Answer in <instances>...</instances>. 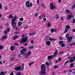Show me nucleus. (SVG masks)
I'll use <instances>...</instances> for the list:
<instances>
[{
    "label": "nucleus",
    "mask_w": 75,
    "mask_h": 75,
    "mask_svg": "<svg viewBox=\"0 0 75 75\" xmlns=\"http://www.w3.org/2000/svg\"><path fill=\"white\" fill-rule=\"evenodd\" d=\"M3 49V46L2 45L0 46V50H2V49Z\"/></svg>",
    "instance_id": "obj_33"
},
{
    "label": "nucleus",
    "mask_w": 75,
    "mask_h": 75,
    "mask_svg": "<svg viewBox=\"0 0 75 75\" xmlns=\"http://www.w3.org/2000/svg\"><path fill=\"white\" fill-rule=\"evenodd\" d=\"M27 54L29 55H31V51H29Z\"/></svg>",
    "instance_id": "obj_26"
},
{
    "label": "nucleus",
    "mask_w": 75,
    "mask_h": 75,
    "mask_svg": "<svg viewBox=\"0 0 75 75\" xmlns=\"http://www.w3.org/2000/svg\"><path fill=\"white\" fill-rule=\"evenodd\" d=\"M39 1H40V0H37V3H39Z\"/></svg>",
    "instance_id": "obj_60"
},
{
    "label": "nucleus",
    "mask_w": 75,
    "mask_h": 75,
    "mask_svg": "<svg viewBox=\"0 0 75 75\" xmlns=\"http://www.w3.org/2000/svg\"><path fill=\"white\" fill-rule=\"evenodd\" d=\"M60 54H62V53H64V52L63 51H61L60 52H59Z\"/></svg>",
    "instance_id": "obj_55"
},
{
    "label": "nucleus",
    "mask_w": 75,
    "mask_h": 75,
    "mask_svg": "<svg viewBox=\"0 0 75 75\" xmlns=\"http://www.w3.org/2000/svg\"><path fill=\"white\" fill-rule=\"evenodd\" d=\"M16 19L13 18L11 21V25L13 28H15L16 30H18L20 29L17 27V23L15 22L16 21Z\"/></svg>",
    "instance_id": "obj_2"
},
{
    "label": "nucleus",
    "mask_w": 75,
    "mask_h": 75,
    "mask_svg": "<svg viewBox=\"0 0 75 75\" xmlns=\"http://www.w3.org/2000/svg\"><path fill=\"white\" fill-rule=\"evenodd\" d=\"M27 45H28L27 43H25L24 45V46H27Z\"/></svg>",
    "instance_id": "obj_48"
},
{
    "label": "nucleus",
    "mask_w": 75,
    "mask_h": 75,
    "mask_svg": "<svg viewBox=\"0 0 75 75\" xmlns=\"http://www.w3.org/2000/svg\"><path fill=\"white\" fill-rule=\"evenodd\" d=\"M48 24L47 25V27H50L51 26V24H50V22L48 23Z\"/></svg>",
    "instance_id": "obj_46"
},
{
    "label": "nucleus",
    "mask_w": 75,
    "mask_h": 75,
    "mask_svg": "<svg viewBox=\"0 0 75 75\" xmlns=\"http://www.w3.org/2000/svg\"><path fill=\"white\" fill-rule=\"evenodd\" d=\"M72 71H73L71 70H70L69 71V72H72Z\"/></svg>",
    "instance_id": "obj_64"
},
{
    "label": "nucleus",
    "mask_w": 75,
    "mask_h": 75,
    "mask_svg": "<svg viewBox=\"0 0 75 75\" xmlns=\"http://www.w3.org/2000/svg\"><path fill=\"white\" fill-rule=\"evenodd\" d=\"M19 44H18L17 43H15L14 44L15 45H16V46H17Z\"/></svg>",
    "instance_id": "obj_49"
},
{
    "label": "nucleus",
    "mask_w": 75,
    "mask_h": 75,
    "mask_svg": "<svg viewBox=\"0 0 75 75\" xmlns=\"http://www.w3.org/2000/svg\"><path fill=\"white\" fill-rule=\"evenodd\" d=\"M75 43L74 42H73V43L70 44V45L71 46V45H75Z\"/></svg>",
    "instance_id": "obj_41"
},
{
    "label": "nucleus",
    "mask_w": 75,
    "mask_h": 75,
    "mask_svg": "<svg viewBox=\"0 0 75 75\" xmlns=\"http://www.w3.org/2000/svg\"><path fill=\"white\" fill-rule=\"evenodd\" d=\"M50 9H51L52 10H53V9H54L55 8H56V7L55 6H53V4L52 3H50Z\"/></svg>",
    "instance_id": "obj_6"
},
{
    "label": "nucleus",
    "mask_w": 75,
    "mask_h": 75,
    "mask_svg": "<svg viewBox=\"0 0 75 75\" xmlns=\"http://www.w3.org/2000/svg\"><path fill=\"white\" fill-rule=\"evenodd\" d=\"M74 17V16L72 15H70L67 16V18L68 20H70L71 18Z\"/></svg>",
    "instance_id": "obj_7"
},
{
    "label": "nucleus",
    "mask_w": 75,
    "mask_h": 75,
    "mask_svg": "<svg viewBox=\"0 0 75 75\" xmlns=\"http://www.w3.org/2000/svg\"><path fill=\"white\" fill-rule=\"evenodd\" d=\"M59 45H61L62 44H64V41H59Z\"/></svg>",
    "instance_id": "obj_14"
},
{
    "label": "nucleus",
    "mask_w": 75,
    "mask_h": 75,
    "mask_svg": "<svg viewBox=\"0 0 75 75\" xmlns=\"http://www.w3.org/2000/svg\"><path fill=\"white\" fill-rule=\"evenodd\" d=\"M21 73L20 72H18L16 74V75H21Z\"/></svg>",
    "instance_id": "obj_40"
},
{
    "label": "nucleus",
    "mask_w": 75,
    "mask_h": 75,
    "mask_svg": "<svg viewBox=\"0 0 75 75\" xmlns=\"http://www.w3.org/2000/svg\"><path fill=\"white\" fill-rule=\"evenodd\" d=\"M35 32H33V33H29V35L30 36H31L32 35H34V34H35Z\"/></svg>",
    "instance_id": "obj_35"
},
{
    "label": "nucleus",
    "mask_w": 75,
    "mask_h": 75,
    "mask_svg": "<svg viewBox=\"0 0 75 75\" xmlns=\"http://www.w3.org/2000/svg\"><path fill=\"white\" fill-rule=\"evenodd\" d=\"M34 48L33 46H31L29 47V49H31V48Z\"/></svg>",
    "instance_id": "obj_39"
},
{
    "label": "nucleus",
    "mask_w": 75,
    "mask_h": 75,
    "mask_svg": "<svg viewBox=\"0 0 75 75\" xmlns=\"http://www.w3.org/2000/svg\"><path fill=\"white\" fill-rule=\"evenodd\" d=\"M74 63L71 64L69 67H74Z\"/></svg>",
    "instance_id": "obj_22"
},
{
    "label": "nucleus",
    "mask_w": 75,
    "mask_h": 75,
    "mask_svg": "<svg viewBox=\"0 0 75 75\" xmlns=\"http://www.w3.org/2000/svg\"><path fill=\"white\" fill-rule=\"evenodd\" d=\"M54 72H52V75H54Z\"/></svg>",
    "instance_id": "obj_61"
},
{
    "label": "nucleus",
    "mask_w": 75,
    "mask_h": 75,
    "mask_svg": "<svg viewBox=\"0 0 75 75\" xmlns=\"http://www.w3.org/2000/svg\"><path fill=\"white\" fill-rule=\"evenodd\" d=\"M38 13H36L35 14L34 16H35V17H37L38 16Z\"/></svg>",
    "instance_id": "obj_44"
},
{
    "label": "nucleus",
    "mask_w": 75,
    "mask_h": 75,
    "mask_svg": "<svg viewBox=\"0 0 75 75\" xmlns=\"http://www.w3.org/2000/svg\"><path fill=\"white\" fill-rule=\"evenodd\" d=\"M66 37L67 38H69V34L68 33H67L66 35Z\"/></svg>",
    "instance_id": "obj_23"
},
{
    "label": "nucleus",
    "mask_w": 75,
    "mask_h": 75,
    "mask_svg": "<svg viewBox=\"0 0 75 75\" xmlns=\"http://www.w3.org/2000/svg\"><path fill=\"white\" fill-rule=\"evenodd\" d=\"M22 37L23 38H24V37H25V35H22Z\"/></svg>",
    "instance_id": "obj_56"
},
{
    "label": "nucleus",
    "mask_w": 75,
    "mask_h": 75,
    "mask_svg": "<svg viewBox=\"0 0 75 75\" xmlns=\"http://www.w3.org/2000/svg\"><path fill=\"white\" fill-rule=\"evenodd\" d=\"M73 32H75V29H74L72 30Z\"/></svg>",
    "instance_id": "obj_62"
},
{
    "label": "nucleus",
    "mask_w": 75,
    "mask_h": 75,
    "mask_svg": "<svg viewBox=\"0 0 75 75\" xmlns=\"http://www.w3.org/2000/svg\"><path fill=\"white\" fill-rule=\"evenodd\" d=\"M24 64H23L22 65V69H21V71H23V70L24 69Z\"/></svg>",
    "instance_id": "obj_20"
},
{
    "label": "nucleus",
    "mask_w": 75,
    "mask_h": 75,
    "mask_svg": "<svg viewBox=\"0 0 75 75\" xmlns=\"http://www.w3.org/2000/svg\"><path fill=\"white\" fill-rule=\"evenodd\" d=\"M61 45L62 47H64L65 46V45L63 43V44H62Z\"/></svg>",
    "instance_id": "obj_29"
},
{
    "label": "nucleus",
    "mask_w": 75,
    "mask_h": 75,
    "mask_svg": "<svg viewBox=\"0 0 75 75\" xmlns=\"http://www.w3.org/2000/svg\"><path fill=\"white\" fill-rule=\"evenodd\" d=\"M41 69L42 71H40V74L42 75H46V72H45V71H46V68L45 64H42L41 65Z\"/></svg>",
    "instance_id": "obj_1"
},
{
    "label": "nucleus",
    "mask_w": 75,
    "mask_h": 75,
    "mask_svg": "<svg viewBox=\"0 0 75 75\" xmlns=\"http://www.w3.org/2000/svg\"><path fill=\"white\" fill-rule=\"evenodd\" d=\"M60 20H61L62 21L63 20V17H61Z\"/></svg>",
    "instance_id": "obj_58"
},
{
    "label": "nucleus",
    "mask_w": 75,
    "mask_h": 75,
    "mask_svg": "<svg viewBox=\"0 0 75 75\" xmlns=\"http://www.w3.org/2000/svg\"><path fill=\"white\" fill-rule=\"evenodd\" d=\"M28 38L27 37V36L26 35L25 38H23L22 39V41L20 42V44H22V43H25L26 42V41H27V39Z\"/></svg>",
    "instance_id": "obj_4"
},
{
    "label": "nucleus",
    "mask_w": 75,
    "mask_h": 75,
    "mask_svg": "<svg viewBox=\"0 0 75 75\" xmlns=\"http://www.w3.org/2000/svg\"><path fill=\"white\" fill-rule=\"evenodd\" d=\"M20 52L22 55H23L24 54H25V52L23 51L22 50L20 51Z\"/></svg>",
    "instance_id": "obj_15"
},
{
    "label": "nucleus",
    "mask_w": 75,
    "mask_h": 75,
    "mask_svg": "<svg viewBox=\"0 0 75 75\" xmlns=\"http://www.w3.org/2000/svg\"><path fill=\"white\" fill-rule=\"evenodd\" d=\"M13 15V14H11V15H10L9 16H8V18L9 19H10V18H11V16H12Z\"/></svg>",
    "instance_id": "obj_34"
},
{
    "label": "nucleus",
    "mask_w": 75,
    "mask_h": 75,
    "mask_svg": "<svg viewBox=\"0 0 75 75\" xmlns=\"http://www.w3.org/2000/svg\"><path fill=\"white\" fill-rule=\"evenodd\" d=\"M58 54V51L56 50V51L54 54V55L52 56H49L47 57V59H53L55 57V55H57Z\"/></svg>",
    "instance_id": "obj_3"
},
{
    "label": "nucleus",
    "mask_w": 75,
    "mask_h": 75,
    "mask_svg": "<svg viewBox=\"0 0 75 75\" xmlns=\"http://www.w3.org/2000/svg\"><path fill=\"white\" fill-rule=\"evenodd\" d=\"M72 22L73 23H75V19H74L72 20Z\"/></svg>",
    "instance_id": "obj_54"
},
{
    "label": "nucleus",
    "mask_w": 75,
    "mask_h": 75,
    "mask_svg": "<svg viewBox=\"0 0 75 75\" xmlns=\"http://www.w3.org/2000/svg\"><path fill=\"white\" fill-rule=\"evenodd\" d=\"M68 29H65V30L64 32V33H67V32H68Z\"/></svg>",
    "instance_id": "obj_27"
},
{
    "label": "nucleus",
    "mask_w": 75,
    "mask_h": 75,
    "mask_svg": "<svg viewBox=\"0 0 75 75\" xmlns=\"http://www.w3.org/2000/svg\"><path fill=\"white\" fill-rule=\"evenodd\" d=\"M58 2L59 3H60L61 2V0H58Z\"/></svg>",
    "instance_id": "obj_63"
},
{
    "label": "nucleus",
    "mask_w": 75,
    "mask_h": 75,
    "mask_svg": "<svg viewBox=\"0 0 75 75\" xmlns=\"http://www.w3.org/2000/svg\"><path fill=\"white\" fill-rule=\"evenodd\" d=\"M30 42L31 44H34V41L33 40L31 41Z\"/></svg>",
    "instance_id": "obj_52"
},
{
    "label": "nucleus",
    "mask_w": 75,
    "mask_h": 75,
    "mask_svg": "<svg viewBox=\"0 0 75 75\" xmlns=\"http://www.w3.org/2000/svg\"><path fill=\"white\" fill-rule=\"evenodd\" d=\"M49 40L50 41H55L56 40H57L55 39L50 38L49 39Z\"/></svg>",
    "instance_id": "obj_21"
},
{
    "label": "nucleus",
    "mask_w": 75,
    "mask_h": 75,
    "mask_svg": "<svg viewBox=\"0 0 75 75\" xmlns=\"http://www.w3.org/2000/svg\"><path fill=\"white\" fill-rule=\"evenodd\" d=\"M29 4H30V2L29 1H27L26 2L25 5L27 7H31L33 6V4L31 2L30 3V5H29Z\"/></svg>",
    "instance_id": "obj_5"
},
{
    "label": "nucleus",
    "mask_w": 75,
    "mask_h": 75,
    "mask_svg": "<svg viewBox=\"0 0 75 75\" xmlns=\"http://www.w3.org/2000/svg\"><path fill=\"white\" fill-rule=\"evenodd\" d=\"M59 38V40H63V38H62V37H60Z\"/></svg>",
    "instance_id": "obj_53"
},
{
    "label": "nucleus",
    "mask_w": 75,
    "mask_h": 75,
    "mask_svg": "<svg viewBox=\"0 0 75 75\" xmlns=\"http://www.w3.org/2000/svg\"><path fill=\"white\" fill-rule=\"evenodd\" d=\"M73 39V38L72 37H69L68 38H67V41L69 42H70L71 41V40H72Z\"/></svg>",
    "instance_id": "obj_9"
},
{
    "label": "nucleus",
    "mask_w": 75,
    "mask_h": 75,
    "mask_svg": "<svg viewBox=\"0 0 75 75\" xmlns=\"http://www.w3.org/2000/svg\"><path fill=\"white\" fill-rule=\"evenodd\" d=\"M43 20L44 21H46L47 20V19L46 18H44L43 19Z\"/></svg>",
    "instance_id": "obj_45"
},
{
    "label": "nucleus",
    "mask_w": 75,
    "mask_h": 75,
    "mask_svg": "<svg viewBox=\"0 0 75 75\" xmlns=\"http://www.w3.org/2000/svg\"><path fill=\"white\" fill-rule=\"evenodd\" d=\"M59 18V16H58V15H56V18Z\"/></svg>",
    "instance_id": "obj_43"
},
{
    "label": "nucleus",
    "mask_w": 75,
    "mask_h": 75,
    "mask_svg": "<svg viewBox=\"0 0 75 75\" xmlns=\"http://www.w3.org/2000/svg\"><path fill=\"white\" fill-rule=\"evenodd\" d=\"M75 4H74L73 6H72V9H74L75 8Z\"/></svg>",
    "instance_id": "obj_31"
},
{
    "label": "nucleus",
    "mask_w": 75,
    "mask_h": 75,
    "mask_svg": "<svg viewBox=\"0 0 75 75\" xmlns=\"http://www.w3.org/2000/svg\"><path fill=\"white\" fill-rule=\"evenodd\" d=\"M75 60V59L74 58V57H71L70 59V62H74Z\"/></svg>",
    "instance_id": "obj_11"
},
{
    "label": "nucleus",
    "mask_w": 75,
    "mask_h": 75,
    "mask_svg": "<svg viewBox=\"0 0 75 75\" xmlns=\"http://www.w3.org/2000/svg\"><path fill=\"white\" fill-rule=\"evenodd\" d=\"M4 33L5 34H6L7 33V31H5L4 32Z\"/></svg>",
    "instance_id": "obj_50"
},
{
    "label": "nucleus",
    "mask_w": 75,
    "mask_h": 75,
    "mask_svg": "<svg viewBox=\"0 0 75 75\" xmlns=\"http://www.w3.org/2000/svg\"><path fill=\"white\" fill-rule=\"evenodd\" d=\"M7 38V35H5L4 36L2 37V38L3 39H5V38Z\"/></svg>",
    "instance_id": "obj_17"
},
{
    "label": "nucleus",
    "mask_w": 75,
    "mask_h": 75,
    "mask_svg": "<svg viewBox=\"0 0 75 75\" xmlns=\"http://www.w3.org/2000/svg\"><path fill=\"white\" fill-rule=\"evenodd\" d=\"M65 11L67 13H69V10H66Z\"/></svg>",
    "instance_id": "obj_30"
},
{
    "label": "nucleus",
    "mask_w": 75,
    "mask_h": 75,
    "mask_svg": "<svg viewBox=\"0 0 75 75\" xmlns=\"http://www.w3.org/2000/svg\"><path fill=\"white\" fill-rule=\"evenodd\" d=\"M10 31V28H8L6 30L7 32H9Z\"/></svg>",
    "instance_id": "obj_37"
},
{
    "label": "nucleus",
    "mask_w": 75,
    "mask_h": 75,
    "mask_svg": "<svg viewBox=\"0 0 75 75\" xmlns=\"http://www.w3.org/2000/svg\"><path fill=\"white\" fill-rule=\"evenodd\" d=\"M20 21H23V18H20L19 19Z\"/></svg>",
    "instance_id": "obj_36"
},
{
    "label": "nucleus",
    "mask_w": 75,
    "mask_h": 75,
    "mask_svg": "<svg viewBox=\"0 0 75 75\" xmlns=\"http://www.w3.org/2000/svg\"><path fill=\"white\" fill-rule=\"evenodd\" d=\"M10 49L11 51H14V47L13 46H11L10 47Z\"/></svg>",
    "instance_id": "obj_16"
},
{
    "label": "nucleus",
    "mask_w": 75,
    "mask_h": 75,
    "mask_svg": "<svg viewBox=\"0 0 75 75\" xmlns=\"http://www.w3.org/2000/svg\"><path fill=\"white\" fill-rule=\"evenodd\" d=\"M29 56V55L28 54H25V57L26 58H28V57Z\"/></svg>",
    "instance_id": "obj_18"
},
{
    "label": "nucleus",
    "mask_w": 75,
    "mask_h": 75,
    "mask_svg": "<svg viewBox=\"0 0 75 75\" xmlns=\"http://www.w3.org/2000/svg\"><path fill=\"white\" fill-rule=\"evenodd\" d=\"M0 8L1 9H2V6H1V3H0Z\"/></svg>",
    "instance_id": "obj_51"
},
{
    "label": "nucleus",
    "mask_w": 75,
    "mask_h": 75,
    "mask_svg": "<svg viewBox=\"0 0 75 75\" xmlns=\"http://www.w3.org/2000/svg\"><path fill=\"white\" fill-rule=\"evenodd\" d=\"M46 44L47 45H50L51 44V42L50 41H48L46 42Z\"/></svg>",
    "instance_id": "obj_13"
},
{
    "label": "nucleus",
    "mask_w": 75,
    "mask_h": 75,
    "mask_svg": "<svg viewBox=\"0 0 75 75\" xmlns=\"http://www.w3.org/2000/svg\"><path fill=\"white\" fill-rule=\"evenodd\" d=\"M57 30L56 29H52L51 30V32L52 33H54V32H57Z\"/></svg>",
    "instance_id": "obj_12"
},
{
    "label": "nucleus",
    "mask_w": 75,
    "mask_h": 75,
    "mask_svg": "<svg viewBox=\"0 0 75 75\" xmlns=\"http://www.w3.org/2000/svg\"><path fill=\"white\" fill-rule=\"evenodd\" d=\"M21 24H22V22H19L18 23V25L19 26H20Z\"/></svg>",
    "instance_id": "obj_24"
},
{
    "label": "nucleus",
    "mask_w": 75,
    "mask_h": 75,
    "mask_svg": "<svg viewBox=\"0 0 75 75\" xmlns=\"http://www.w3.org/2000/svg\"><path fill=\"white\" fill-rule=\"evenodd\" d=\"M66 29H67L68 30H69V29H70V26L69 25H68L66 26Z\"/></svg>",
    "instance_id": "obj_19"
},
{
    "label": "nucleus",
    "mask_w": 75,
    "mask_h": 75,
    "mask_svg": "<svg viewBox=\"0 0 75 75\" xmlns=\"http://www.w3.org/2000/svg\"><path fill=\"white\" fill-rule=\"evenodd\" d=\"M62 59V58L61 57H60V58H59L58 59V61L59 62H60V61H61Z\"/></svg>",
    "instance_id": "obj_32"
},
{
    "label": "nucleus",
    "mask_w": 75,
    "mask_h": 75,
    "mask_svg": "<svg viewBox=\"0 0 75 75\" xmlns=\"http://www.w3.org/2000/svg\"><path fill=\"white\" fill-rule=\"evenodd\" d=\"M45 64L47 65H50V63H49L48 62H46Z\"/></svg>",
    "instance_id": "obj_42"
},
{
    "label": "nucleus",
    "mask_w": 75,
    "mask_h": 75,
    "mask_svg": "<svg viewBox=\"0 0 75 75\" xmlns=\"http://www.w3.org/2000/svg\"><path fill=\"white\" fill-rule=\"evenodd\" d=\"M28 28V26H26L24 27V29H27Z\"/></svg>",
    "instance_id": "obj_47"
},
{
    "label": "nucleus",
    "mask_w": 75,
    "mask_h": 75,
    "mask_svg": "<svg viewBox=\"0 0 75 75\" xmlns=\"http://www.w3.org/2000/svg\"><path fill=\"white\" fill-rule=\"evenodd\" d=\"M42 6H43V7H46V6L45 5H44V4H42Z\"/></svg>",
    "instance_id": "obj_59"
},
{
    "label": "nucleus",
    "mask_w": 75,
    "mask_h": 75,
    "mask_svg": "<svg viewBox=\"0 0 75 75\" xmlns=\"http://www.w3.org/2000/svg\"><path fill=\"white\" fill-rule=\"evenodd\" d=\"M21 67L19 66L15 68L14 69L16 71H20L21 70Z\"/></svg>",
    "instance_id": "obj_8"
},
{
    "label": "nucleus",
    "mask_w": 75,
    "mask_h": 75,
    "mask_svg": "<svg viewBox=\"0 0 75 75\" xmlns=\"http://www.w3.org/2000/svg\"><path fill=\"white\" fill-rule=\"evenodd\" d=\"M18 37V36L17 35H15L14 36L13 39H14V40H16V38H17Z\"/></svg>",
    "instance_id": "obj_28"
},
{
    "label": "nucleus",
    "mask_w": 75,
    "mask_h": 75,
    "mask_svg": "<svg viewBox=\"0 0 75 75\" xmlns=\"http://www.w3.org/2000/svg\"><path fill=\"white\" fill-rule=\"evenodd\" d=\"M7 73V72L5 71L4 72V71H2L0 73V75H6V74Z\"/></svg>",
    "instance_id": "obj_10"
},
{
    "label": "nucleus",
    "mask_w": 75,
    "mask_h": 75,
    "mask_svg": "<svg viewBox=\"0 0 75 75\" xmlns=\"http://www.w3.org/2000/svg\"><path fill=\"white\" fill-rule=\"evenodd\" d=\"M54 68H59V66H57L56 65L54 67Z\"/></svg>",
    "instance_id": "obj_38"
},
{
    "label": "nucleus",
    "mask_w": 75,
    "mask_h": 75,
    "mask_svg": "<svg viewBox=\"0 0 75 75\" xmlns=\"http://www.w3.org/2000/svg\"><path fill=\"white\" fill-rule=\"evenodd\" d=\"M22 50L24 52H25V51H27V49H26L25 48L23 49Z\"/></svg>",
    "instance_id": "obj_25"
},
{
    "label": "nucleus",
    "mask_w": 75,
    "mask_h": 75,
    "mask_svg": "<svg viewBox=\"0 0 75 75\" xmlns=\"http://www.w3.org/2000/svg\"><path fill=\"white\" fill-rule=\"evenodd\" d=\"M9 75H14L13 74V72H12Z\"/></svg>",
    "instance_id": "obj_57"
}]
</instances>
